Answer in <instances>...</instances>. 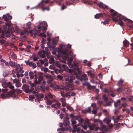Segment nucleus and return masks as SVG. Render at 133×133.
I'll return each mask as SVG.
<instances>
[{"mask_svg": "<svg viewBox=\"0 0 133 133\" xmlns=\"http://www.w3.org/2000/svg\"><path fill=\"white\" fill-rule=\"evenodd\" d=\"M60 48L58 49V54L60 55L61 54H62V57L64 59H68L69 60L68 63L69 67L70 68H73L74 66L77 69L78 65V63L76 61H74L73 64H71V62L73 58L75 57V55H72L71 52L67 50L66 46L64 44H61L60 45Z\"/></svg>", "mask_w": 133, "mask_h": 133, "instance_id": "1", "label": "nucleus"}, {"mask_svg": "<svg viewBox=\"0 0 133 133\" xmlns=\"http://www.w3.org/2000/svg\"><path fill=\"white\" fill-rule=\"evenodd\" d=\"M110 11L111 13V15L112 17H114L116 15H117V17L113 18V20L116 24H119L121 26L123 25V23L121 21L122 20H124L125 21L128 20V21H131L130 20L127 18L124 17L122 16L121 14H118V15L117 12L113 10H111Z\"/></svg>", "mask_w": 133, "mask_h": 133, "instance_id": "2", "label": "nucleus"}, {"mask_svg": "<svg viewBox=\"0 0 133 133\" xmlns=\"http://www.w3.org/2000/svg\"><path fill=\"white\" fill-rule=\"evenodd\" d=\"M9 88L11 89V91L6 94H5L4 93L2 94L1 95V97L3 98H5L9 97H15V90L14 89V86L11 85V84H9Z\"/></svg>", "mask_w": 133, "mask_h": 133, "instance_id": "3", "label": "nucleus"}, {"mask_svg": "<svg viewBox=\"0 0 133 133\" xmlns=\"http://www.w3.org/2000/svg\"><path fill=\"white\" fill-rule=\"evenodd\" d=\"M40 32L39 30H37L35 28H34L33 30H30V34L31 36H32L34 38H35L37 34H39Z\"/></svg>", "mask_w": 133, "mask_h": 133, "instance_id": "4", "label": "nucleus"}, {"mask_svg": "<svg viewBox=\"0 0 133 133\" xmlns=\"http://www.w3.org/2000/svg\"><path fill=\"white\" fill-rule=\"evenodd\" d=\"M53 104H52L51 107L54 108L55 109L60 108V106L61 104L60 103L56 100H53Z\"/></svg>", "mask_w": 133, "mask_h": 133, "instance_id": "5", "label": "nucleus"}, {"mask_svg": "<svg viewBox=\"0 0 133 133\" xmlns=\"http://www.w3.org/2000/svg\"><path fill=\"white\" fill-rule=\"evenodd\" d=\"M75 77L73 76H66L65 77V79L66 81L69 82V83H72L73 80L75 79Z\"/></svg>", "mask_w": 133, "mask_h": 133, "instance_id": "6", "label": "nucleus"}, {"mask_svg": "<svg viewBox=\"0 0 133 133\" xmlns=\"http://www.w3.org/2000/svg\"><path fill=\"white\" fill-rule=\"evenodd\" d=\"M35 78L34 79V81L36 82L37 84H39L43 80V78L41 76L38 77L36 75H35Z\"/></svg>", "mask_w": 133, "mask_h": 133, "instance_id": "7", "label": "nucleus"}, {"mask_svg": "<svg viewBox=\"0 0 133 133\" xmlns=\"http://www.w3.org/2000/svg\"><path fill=\"white\" fill-rule=\"evenodd\" d=\"M35 91H33L32 93L33 94H35L37 93L39 90V89H41L42 91H44V86H37V87H35Z\"/></svg>", "mask_w": 133, "mask_h": 133, "instance_id": "8", "label": "nucleus"}, {"mask_svg": "<svg viewBox=\"0 0 133 133\" xmlns=\"http://www.w3.org/2000/svg\"><path fill=\"white\" fill-rule=\"evenodd\" d=\"M3 18L5 21L8 22V19H11L12 18V17L11 16L9 15V14H7L6 15H4L3 16Z\"/></svg>", "mask_w": 133, "mask_h": 133, "instance_id": "9", "label": "nucleus"}, {"mask_svg": "<svg viewBox=\"0 0 133 133\" xmlns=\"http://www.w3.org/2000/svg\"><path fill=\"white\" fill-rule=\"evenodd\" d=\"M82 85H83L84 86L87 85L88 88L89 89H94L96 87V86H91L90 83L88 82L83 83Z\"/></svg>", "mask_w": 133, "mask_h": 133, "instance_id": "10", "label": "nucleus"}, {"mask_svg": "<svg viewBox=\"0 0 133 133\" xmlns=\"http://www.w3.org/2000/svg\"><path fill=\"white\" fill-rule=\"evenodd\" d=\"M22 88L26 93H30V90L29 89V86L28 85H24L22 86Z\"/></svg>", "mask_w": 133, "mask_h": 133, "instance_id": "11", "label": "nucleus"}, {"mask_svg": "<svg viewBox=\"0 0 133 133\" xmlns=\"http://www.w3.org/2000/svg\"><path fill=\"white\" fill-rule=\"evenodd\" d=\"M84 125H82L81 126L84 129H86L89 125L88 121L86 120L84 122Z\"/></svg>", "mask_w": 133, "mask_h": 133, "instance_id": "12", "label": "nucleus"}, {"mask_svg": "<svg viewBox=\"0 0 133 133\" xmlns=\"http://www.w3.org/2000/svg\"><path fill=\"white\" fill-rule=\"evenodd\" d=\"M90 129L91 130H94L97 131L98 129V127H96L95 124H93L91 125H90L89 126Z\"/></svg>", "mask_w": 133, "mask_h": 133, "instance_id": "13", "label": "nucleus"}, {"mask_svg": "<svg viewBox=\"0 0 133 133\" xmlns=\"http://www.w3.org/2000/svg\"><path fill=\"white\" fill-rule=\"evenodd\" d=\"M95 121L98 122L100 123L101 127H100L99 128V130L100 131H102L105 128V125L103 124V123L101 122L100 120L98 119H95Z\"/></svg>", "mask_w": 133, "mask_h": 133, "instance_id": "14", "label": "nucleus"}, {"mask_svg": "<svg viewBox=\"0 0 133 133\" xmlns=\"http://www.w3.org/2000/svg\"><path fill=\"white\" fill-rule=\"evenodd\" d=\"M46 52L44 50H41L38 52V54L41 57L44 58L45 57Z\"/></svg>", "mask_w": 133, "mask_h": 133, "instance_id": "15", "label": "nucleus"}, {"mask_svg": "<svg viewBox=\"0 0 133 133\" xmlns=\"http://www.w3.org/2000/svg\"><path fill=\"white\" fill-rule=\"evenodd\" d=\"M88 80V78L87 77V75L85 74H83L82 76L80 78V81H86Z\"/></svg>", "mask_w": 133, "mask_h": 133, "instance_id": "16", "label": "nucleus"}, {"mask_svg": "<svg viewBox=\"0 0 133 133\" xmlns=\"http://www.w3.org/2000/svg\"><path fill=\"white\" fill-rule=\"evenodd\" d=\"M40 23L44 30H46L47 29V24L46 22L44 21Z\"/></svg>", "mask_w": 133, "mask_h": 133, "instance_id": "17", "label": "nucleus"}, {"mask_svg": "<svg viewBox=\"0 0 133 133\" xmlns=\"http://www.w3.org/2000/svg\"><path fill=\"white\" fill-rule=\"evenodd\" d=\"M29 34V32L26 30L24 29L20 33V34L22 36L24 35L25 34L28 35Z\"/></svg>", "mask_w": 133, "mask_h": 133, "instance_id": "18", "label": "nucleus"}, {"mask_svg": "<svg viewBox=\"0 0 133 133\" xmlns=\"http://www.w3.org/2000/svg\"><path fill=\"white\" fill-rule=\"evenodd\" d=\"M10 84L11 83L10 82H6L4 81L2 82V85L3 87H5L8 86L9 84Z\"/></svg>", "mask_w": 133, "mask_h": 133, "instance_id": "19", "label": "nucleus"}, {"mask_svg": "<svg viewBox=\"0 0 133 133\" xmlns=\"http://www.w3.org/2000/svg\"><path fill=\"white\" fill-rule=\"evenodd\" d=\"M44 0H42V1L41 2V3L40 4H39L38 5H39L41 7L42 10L43 11H44L46 10V7H43V6L44 5V4L43 3V2Z\"/></svg>", "mask_w": 133, "mask_h": 133, "instance_id": "20", "label": "nucleus"}, {"mask_svg": "<svg viewBox=\"0 0 133 133\" xmlns=\"http://www.w3.org/2000/svg\"><path fill=\"white\" fill-rule=\"evenodd\" d=\"M78 119V117L77 116H76L74 118H72L71 119V121L72 125L76 123V121Z\"/></svg>", "mask_w": 133, "mask_h": 133, "instance_id": "21", "label": "nucleus"}, {"mask_svg": "<svg viewBox=\"0 0 133 133\" xmlns=\"http://www.w3.org/2000/svg\"><path fill=\"white\" fill-rule=\"evenodd\" d=\"M99 6L100 8L102 9H105L107 8V6L104 4L102 2H100L99 3Z\"/></svg>", "mask_w": 133, "mask_h": 133, "instance_id": "22", "label": "nucleus"}, {"mask_svg": "<svg viewBox=\"0 0 133 133\" xmlns=\"http://www.w3.org/2000/svg\"><path fill=\"white\" fill-rule=\"evenodd\" d=\"M29 65L30 67H32L33 68H35L37 66L36 64L33 63L32 61L30 62Z\"/></svg>", "mask_w": 133, "mask_h": 133, "instance_id": "23", "label": "nucleus"}, {"mask_svg": "<svg viewBox=\"0 0 133 133\" xmlns=\"http://www.w3.org/2000/svg\"><path fill=\"white\" fill-rule=\"evenodd\" d=\"M5 24L7 25H8V29L9 30H8L10 31V30H11L12 28L11 27V23L10 21L6 22L5 23Z\"/></svg>", "mask_w": 133, "mask_h": 133, "instance_id": "24", "label": "nucleus"}, {"mask_svg": "<svg viewBox=\"0 0 133 133\" xmlns=\"http://www.w3.org/2000/svg\"><path fill=\"white\" fill-rule=\"evenodd\" d=\"M125 40L123 41V43L124 46L126 47H127L129 46V42L126 40L125 39Z\"/></svg>", "mask_w": 133, "mask_h": 133, "instance_id": "25", "label": "nucleus"}, {"mask_svg": "<svg viewBox=\"0 0 133 133\" xmlns=\"http://www.w3.org/2000/svg\"><path fill=\"white\" fill-rule=\"evenodd\" d=\"M29 76L30 77V79H32L34 78V76L35 75H34V72H30L29 73Z\"/></svg>", "mask_w": 133, "mask_h": 133, "instance_id": "26", "label": "nucleus"}, {"mask_svg": "<svg viewBox=\"0 0 133 133\" xmlns=\"http://www.w3.org/2000/svg\"><path fill=\"white\" fill-rule=\"evenodd\" d=\"M58 37H56L54 38L52 41L53 44L54 45L56 44L58 41Z\"/></svg>", "mask_w": 133, "mask_h": 133, "instance_id": "27", "label": "nucleus"}, {"mask_svg": "<svg viewBox=\"0 0 133 133\" xmlns=\"http://www.w3.org/2000/svg\"><path fill=\"white\" fill-rule=\"evenodd\" d=\"M104 122L107 124L110 122V119L109 118L107 117L103 119Z\"/></svg>", "mask_w": 133, "mask_h": 133, "instance_id": "28", "label": "nucleus"}, {"mask_svg": "<svg viewBox=\"0 0 133 133\" xmlns=\"http://www.w3.org/2000/svg\"><path fill=\"white\" fill-rule=\"evenodd\" d=\"M63 123L65 125L67 126L69 125L70 123V122L68 121V118H66V120H64Z\"/></svg>", "mask_w": 133, "mask_h": 133, "instance_id": "29", "label": "nucleus"}, {"mask_svg": "<svg viewBox=\"0 0 133 133\" xmlns=\"http://www.w3.org/2000/svg\"><path fill=\"white\" fill-rule=\"evenodd\" d=\"M78 121L79 122V123L77 124V126H79V125H82L81 124V123L83 121V120L79 118L78 117Z\"/></svg>", "mask_w": 133, "mask_h": 133, "instance_id": "30", "label": "nucleus"}, {"mask_svg": "<svg viewBox=\"0 0 133 133\" xmlns=\"http://www.w3.org/2000/svg\"><path fill=\"white\" fill-rule=\"evenodd\" d=\"M35 95L36 97H37V98L36 99H35V101L36 102V101H37L38 102H40L41 100V98L39 97V94H36Z\"/></svg>", "mask_w": 133, "mask_h": 133, "instance_id": "31", "label": "nucleus"}, {"mask_svg": "<svg viewBox=\"0 0 133 133\" xmlns=\"http://www.w3.org/2000/svg\"><path fill=\"white\" fill-rule=\"evenodd\" d=\"M77 133H84V132L82 130H80L81 128L78 127L76 129Z\"/></svg>", "mask_w": 133, "mask_h": 133, "instance_id": "32", "label": "nucleus"}, {"mask_svg": "<svg viewBox=\"0 0 133 133\" xmlns=\"http://www.w3.org/2000/svg\"><path fill=\"white\" fill-rule=\"evenodd\" d=\"M6 36L7 37H9L10 36L11 34V32H10L9 30H8L5 32Z\"/></svg>", "mask_w": 133, "mask_h": 133, "instance_id": "33", "label": "nucleus"}, {"mask_svg": "<svg viewBox=\"0 0 133 133\" xmlns=\"http://www.w3.org/2000/svg\"><path fill=\"white\" fill-rule=\"evenodd\" d=\"M41 69L42 71H43L45 72H46L48 71V69L45 67H42Z\"/></svg>", "mask_w": 133, "mask_h": 133, "instance_id": "34", "label": "nucleus"}, {"mask_svg": "<svg viewBox=\"0 0 133 133\" xmlns=\"http://www.w3.org/2000/svg\"><path fill=\"white\" fill-rule=\"evenodd\" d=\"M53 100L51 101L50 99L48 100L46 102V103L48 105H50L53 103Z\"/></svg>", "mask_w": 133, "mask_h": 133, "instance_id": "35", "label": "nucleus"}, {"mask_svg": "<svg viewBox=\"0 0 133 133\" xmlns=\"http://www.w3.org/2000/svg\"><path fill=\"white\" fill-rule=\"evenodd\" d=\"M34 98V96L30 95L29 96V101H31L33 100Z\"/></svg>", "mask_w": 133, "mask_h": 133, "instance_id": "36", "label": "nucleus"}, {"mask_svg": "<svg viewBox=\"0 0 133 133\" xmlns=\"http://www.w3.org/2000/svg\"><path fill=\"white\" fill-rule=\"evenodd\" d=\"M87 72L88 73V74L89 76H90L92 77H94V75L92 74L90 71Z\"/></svg>", "mask_w": 133, "mask_h": 133, "instance_id": "37", "label": "nucleus"}, {"mask_svg": "<svg viewBox=\"0 0 133 133\" xmlns=\"http://www.w3.org/2000/svg\"><path fill=\"white\" fill-rule=\"evenodd\" d=\"M102 16V14H97L95 16V18L96 19H97L99 17L101 16Z\"/></svg>", "mask_w": 133, "mask_h": 133, "instance_id": "38", "label": "nucleus"}, {"mask_svg": "<svg viewBox=\"0 0 133 133\" xmlns=\"http://www.w3.org/2000/svg\"><path fill=\"white\" fill-rule=\"evenodd\" d=\"M102 98L104 101H107L108 100V98L105 95H103L102 96Z\"/></svg>", "mask_w": 133, "mask_h": 133, "instance_id": "39", "label": "nucleus"}, {"mask_svg": "<svg viewBox=\"0 0 133 133\" xmlns=\"http://www.w3.org/2000/svg\"><path fill=\"white\" fill-rule=\"evenodd\" d=\"M31 23L30 22H28L26 24V28L28 29H30L31 28Z\"/></svg>", "mask_w": 133, "mask_h": 133, "instance_id": "40", "label": "nucleus"}, {"mask_svg": "<svg viewBox=\"0 0 133 133\" xmlns=\"http://www.w3.org/2000/svg\"><path fill=\"white\" fill-rule=\"evenodd\" d=\"M45 77L46 78H49L50 79H52L51 76L49 74H46L45 76Z\"/></svg>", "mask_w": 133, "mask_h": 133, "instance_id": "41", "label": "nucleus"}, {"mask_svg": "<svg viewBox=\"0 0 133 133\" xmlns=\"http://www.w3.org/2000/svg\"><path fill=\"white\" fill-rule=\"evenodd\" d=\"M8 90V89L7 88H5L4 89H2V90L1 89H0V92L1 91L3 92V93H4L5 94H6V93H5L6 91H7Z\"/></svg>", "mask_w": 133, "mask_h": 133, "instance_id": "42", "label": "nucleus"}, {"mask_svg": "<svg viewBox=\"0 0 133 133\" xmlns=\"http://www.w3.org/2000/svg\"><path fill=\"white\" fill-rule=\"evenodd\" d=\"M54 58H50L49 62L50 63H54Z\"/></svg>", "mask_w": 133, "mask_h": 133, "instance_id": "43", "label": "nucleus"}, {"mask_svg": "<svg viewBox=\"0 0 133 133\" xmlns=\"http://www.w3.org/2000/svg\"><path fill=\"white\" fill-rule=\"evenodd\" d=\"M123 82V81L121 79L118 82V85L120 86L122 85Z\"/></svg>", "mask_w": 133, "mask_h": 133, "instance_id": "44", "label": "nucleus"}, {"mask_svg": "<svg viewBox=\"0 0 133 133\" xmlns=\"http://www.w3.org/2000/svg\"><path fill=\"white\" fill-rule=\"evenodd\" d=\"M112 119L114 120V122L115 123H117L118 122L119 120L118 118H115L114 117H113Z\"/></svg>", "mask_w": 133, "mask_h": 133, "instance_id": "45", "label": "nucleus"}, {"mask_svg": "<svg viewBox=\"0 0 133 133\" xmlns=\"http://www.w3.org/2000/svg\"><path fill=\"white\" fill-rule=\"evenodd\" d=\"M66 107L67 109L70 111H72V108L70 106L67 105Z\"/></svg>", "mask_w": 133, "mask_h": 133, "instance_id": "46", "label": "nucleus"}, {"mask_svg": "<svg viewBox=\"0 0 133 133\" xmlns=\"http://www.w3.org/2000/svg\"><path fill=\"white\" fill-rule=\"evenodd\" d=\"M37 84L36 83V82H35L34 81V83H31L30 84V86L31 87H35L36 86V84Z\"/></svg>", "mask_w": 133, "mask_h": 133, "instance_id": "47", "label": "nucleus"}, {"mask_svg": "<svg viewBox=\"0 0 133 133\" xmlns=\"http://www.w3.org/2000/svg\"><path fill=\"white\" fill-rule=\"evenodd\" d=\"M23 68L21 67L20 68V69L18 71L20 73H23L24 72V71L22 69Z\"/></svg>", "mask_w": 133, "mask_h": 133, "instance_id": "48", "label": "nucleus"}, {"mask_svg": "<svg viewBox=\"0 0 133 133\" xmlns=\"http://www.w3.org/2000/svg\"><path fill=\"white\" fill-rule=\"evenodd\" d=\"M62 66L64 68L65 70H66L68 69V67L65 65H62Z\"/></svg>", "mask_w": 133, "mask_h": 133, "instance_id": "49", "label": "nucleus"}, {"mask_svg": "<svg viewBox=\"0 0 133 133\" xmlns=\"http://www.w3.org/2000/svg\"><path fill=\"white\" fill-rule=\"evenodd\" d=\"M50 98H53V97H55L54 96L52 95L50 93H49L47 95Z\"/></svg>", "mask_w": 133, "mask_h": 133, "instance_id": "50", "label": "nucleus"}, {"mask_svg": "<svg viewBox=\"0 0 133 133\" xmlns=\"http://www.w3.org/2000/svg\"><path fill=\"white\" fill-rule=\"evenodd\" d=\"M109 21V20L108 19H107L105 20L104 22H102L101 23H103L104 25H105L106 24L108 23Z\"/></svg>", "mask_w": 133, "mask_h": 133, "instance_id": "51", "label": "nucleus"}, {"mask_svg": "<svg viewBox=\"0 0 133 133\" xmlns=\"http://www.w3.org/2000/svg\"><path fill=\"white\" fill-rule=\"evenodd\" d=\"M5 34H6L5 32L4 31H2L1 34V37L3 38H4Z\"/></svg>", "mask_w": 133, "mask_h": 133, "instance_id": "52", "label": "nucleus"}, {"mask_svg": "<svg viewBox=\"0 0 133 133\" xmlns=\"http://www.w3.org/2000/svg\"><path fill=\"white\" fill-rule=\"evenodd\" d=\"M21 83L20 82H18L16 83V85L17 87H19L21 86Z\"/></svg>", "mask_w": 133, "mask_h": 133, "instance_id": "53", "label": "nucleus"}, {"mask_svg": "<svg viewBox=\"0 0 133 133\" xmlns=\"http://www.w3.org/2000/svg\"><path fill=\"white\" fill-rule=\"evenodd\" d=\"M123 88H121V87H119V88H118L117 89V91L118 92H121V91H122L123 90Z\"/></svg>", "mask_w": 133, "mask_h": 133, "instance_id": "54", "label": "nucleus"}, {"mask_svg": "<svg viewBox=\"0 0 133 133\" xmlns=\"http://www.w3.org/2000/svg\"><path fill=\"white\" fill-rule=\"evenodd\" d=\"M129 100L130 101L132 102L133 101V97L131 96L129 97Z\"/></svg>", "mask_w": 133, "mask_h": 133, "instance_id": "55", "label": "nucleus"}, {"mask_svg": "<svg viewBox=\"0 0 133 133\" xmlns=\"http://www.w3.org/2000/svg\"><path fill=\"white\" fill-rule=\"evenodd\" d=\"M16 68L15 69V70L16 71H18V69L19 68H20V65L19 64H18L16 66Z\"/></svg>", "mask_w": 133, "mask_h": 133, "instance_id": "56", "label": "nucleus"}, {"mask_svg": "<svg viewBox=\"0 0 133 133\" xmlns=\"http://www.w3.org/2000/svg\"><path fill=\"white\" fill-rule=\"evenodd\" d=\"M9 64L12 67H14V65L12 62L10 61L9 62Z\"/></svg>", "mask_w": 133, "mask_h": 133, "instance_id": "57", "label": "nucleus"}, {"mask_svg": "<svg viewBox=\"0 0 133 133\" xmlns=\"http://www.w3.org/2000/svg\"><path fill=\"white\" fill-rule=\"evenodd\" d=\"M57 77L58 78H59L61 80L62 79H63L62 76L60 75H58L57 76Z\"/></svg>", "mask_w": 133, "mask_h": 133, "instance_id": "58", "label": "nucleus"}, {"mask_svg": "<svg viewBox=\"0 0 133 133\" xmlns=\"http://www.w3.org/2000/svg\"><path fill=\"white\" fill-rule=\"evenodd\" d=\"M16 72V76L17 77H18L19 78L20 76V74H19V72L18 71H17Z\"/></svg>", "mask_w": 133, "mask_h": 133, "instance_id": "59", "label": "nucleus"}, {"mask_svg": "<svg viewBox=\"0 0 133 133\" xmlns=\"http://www.w3.org/2000/svg\"><path fill=\"white\" fill-rule=\"evenodd\" d=\"M56 65L58 68H60L61 66V64L58 62H57Z\"/></svg>", "mask_w": 133, "mask_h": 133, "instance_id": "60", "label": "nucleus"}, {"mask_svg": "<svg viewBox=\"0 0 133 133\" xmlns=\"http://www.w3.org/2000/svg\"><path fill=\"white\" fill-rule=\"evenodd\" d=\"M96 104L95 103H93L91 104V106L94 109L96 107Z\"/></svg>", "mask_w": 133, "mask_h": 133, "instance_id": "61", "label": "nucleus"}, {"mask_svg": "<svg viewBox=\"0 0 133 133\" xmlns=\"http://www.w3.org/2000/svg\"><path fill=\"white\" fill-rule=\"evenodd\" d=\"M111 104L109 102H108V103H107V104L106 105H104V106H110L111 105Z\"/></svg>", "mask_w": 133, "mask_h": 133, "instance_id": "62", "label": "nucleus"}, {"mask_svg": "<svg viewBox=\"0 0 133 133\" xmlns=\"http://www.w3.org/2000/svg\"><path fill=\"white\" fill-rule=\"evenodd\" d=\"M118 118L119 120H122V119L123 117L122 116H118Z\"/></svg>", "mask_w": 133, "mask_h": 133, "instance_id": "63", "label": "nucleus"}, {"mask_svg": "<svg viewBox=\"0 0 133 133\" xmlns=\"http://www.w3.org/2000/svg\"><path fill=\"white\" fill-rule=\"evenodd\" d=\"M18 80L17 79H15L13 81V82L14 83L18 82Z\"/></svg>", "mask_w": 133, "mask_h": 133, "instance_id": "64", "label": "nucleus"}]
</instances>
